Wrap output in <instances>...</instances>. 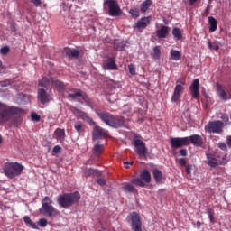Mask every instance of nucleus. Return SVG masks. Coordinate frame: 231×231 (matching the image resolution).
I'll return each instance as SVG.
<instances>
[{
    "instance_id": "1",
    "label": "nucleus",
    "mask_w": 231,
    "mask_h": 231,
    "mask_svg": "<svg viewBox=\"0 0 231 231\" xmlns=\"http://www.w3.org/2000/svg\"><path fill=\"white\" fill-rule=\"evenodd\" d=\"M97 116L106 125L118 129L125 125V118L124 116H116L109 112L96 110Z\"/></svg>"
},
{
    "instance_id": "2",
    "label": "nucleus",
    "mask_w": 231,
    "mask_h": 231,
    "mask_svg": "<svg viewBox=\"0 0 231 231\" xmlns=\"http://www.w3.org/2000/svg\"><path fill=\"white\" fill-rule=\"evenodd\" d=\"M81 195L79 191H74V193H63L62 195H59L57 202L60 207L69 208L79 203Z\"/></svg>"
},
{
    "instance_id": "3",
    "label": "nucleus",
    "mask_w": 231,
    "mask_h": 231,
    "mask_svg": "<svg viewBox=\"0 0 231 231\" xmlns=\"http://www.w3.org/2000/svg\"><path fill=\"white\" fill-rule=\"evenodd\" d=\"M22 113L23 109L14 106H6L4 103L0 102V125L8 122L12 116Z\"/></svg>"
},
{
    "instance_id": "4",
    "label": "nucleus",
    "mask_w": 231,
    "mask_h": 231,
    "mask_svg": "<svg viewBox=\"0 0 231 231\" xmlns=\"http://www.w3.org/2000/svg\"><path fill=\"white\" fill-rule=\"evenodd\" d=\"M24 170V166L19 162H6L4 167V172L9 179L20 176Z\"/></svg>"
},
{
    "instance_id": "5",
    "label": "nucleus",
    "mask_w": 231,
    "mask_h": 231,
    "mask_svg": "<svg viewBox=\"0 0 231 231\" xmlns=\"http://www.w3.org/2000/svg\"><path fill=\"white\" fill-rule=\"evenodd\" d=\"M42 213L44 216H48L49 217H55L60 214V211L54 208L53 200H51V197H44L42 200Z\"/></svg>"
},
{
    "instance_id": "6",
    "label": "nucleus",
    "mask_w": 231,
    "mask_h": 231,
    "mask_svg": "<svg viewBox=\"0 0 231 231\" xmlns=\"http://www.w3.org/2000/svg\"><path fill=\"white\" fill-rule=\"evenodd\" d=\"M151 180H152L151 173L149 172L148 170H143L141 172L140 177L134 178L131 180V183L136 187L144 188L145 183L149 184L151 182Z\"/></svg>"
},
{
    "instance_id": "7",
    "label": "nucleus",
    "mask_w": 231,
    "mask_h": 231,
    "mask_svg": "<svg viewBox=\"0 0 231 231\" xmlns=\"http://www.w3.org/2000/svg\"><path fill=\"white\" fill-rule=\"evenodd\" d=\"M224 122L221 120L209 121L205 126V130L208 134H222Z\"/></svg>"
},
{
    "instance_id": "8",
    "label": "nucleus",
    "mask_w": 231,
    "mask_h": 231,
    "mask_svg": "<svg viewBox=\"0 0 231 231\" xmlns=\"http://www.w3.org/2000/svg\"><path fill=\"white\" fill-rule=\"evenodd\" d=\"M92 125L94 126L92 132L93 140H102L109 137V131L107 129L97 125V122H95V125Z\"/></svg>"
},
{
    "instance_id": "9",
    "label": "nucleus",
    "mask_w": 231,
    "mask_h": 231,
    "mask_svg": "<svg viewBox=\"0 0 231 231\" xmlns=\"http://www.w3.org/2000/svg\"><path fill=\"white\" fill-rule=\"evenodd\" d=\"M133 144L135 147V152L140 157H146L148 149L145 143L138 136H134L133 139Z\"/></svg>"
},
{
    "instance_id": "10",
    "label": "nucleus",
    "mask_w": 231,
    "mask_h": 231,
    "mask_svg": "<svg viewBox=\"0 0 231 231\" xmlns=\"http://www.w3.org/2000/svg\"><path fill=\"white\" fill-rule=\"evenodd\" d=\"M106 5L108 6V14L111 17H120L122 15V9H120L116 0H106Z\"/></svg>"
},
{
    "instance_id": "11",
    "label": "nucleus",
    "mask_w": 231,
    "mask_h": 231,
    "mask_svg": "<svg viewBox=\"0 0 231 231\" xmlns=\"http://www.w3.org/2000/svg\"><path fill=\"white\" fill-rule=\"evenodd\" d=\"M170 143L172 149H180L184 146H189L187 136L185 137H171Z\"/></svg>"
},
{
    "instance_id": "12",
    "label": "nucleus",
    "mask_w": 231,
    "mask_h": 231,
    "mask_svg": "<svg viewBox=\"0 0 231 231\" xmlns=\"http://www.w3.org/2000/svg\"><path fill=\"white\" fill-rule=\"evenodd\" d=\"M130 217L132 219V230L142 231V218H140V215L136 211H134Z\"/></svg>"
},
{
    "instance_id": "13",
    "label": "nucleus",
    "mask_w": 231,
    "mask_h": 231,
    "mask_svg": "<svg viewBox=\"0 0 231 231\" xmlns=\"http://www.w3.org/2000/svg\"><path fill=\"white\" fill-rule=\"evenodd\" d=\"M103 68L105 70H118V66L114 57H107L106 60L103 61Z\"/></svg>"
},
{
    "instance_id": "14",
    "label": "nucleus",
    "mask_w": 231,
    "mask_h": 231,
    "mask_svg": "<svg viewBox=\"0 0 231 231\" xmlns=\"http://www.w3.org/2000/svg\"><path fill=\"white\" fill-rule=\"evenodd\" d=\"M189 91L193 99H198L199 97V79H195L189 86Z\"/></svg>"
},
{
    "instance_id": "15",
    "label": "nucleus",
    "mask_w": 231,
    "mask_h": 231,
    "mask_svg": "<svg viewBox=\"0 0 231 231\" xmlns=\"http://www.w3.org/2000/svg\"><path fill=\"white\" fill-rule=\"evenodd\" d=\"M188 139V145L190 143L195 147H200L203 144L202 137L199 134H191L189 136H186Z\"/></svg>"
},
{
    "instance_id": "16",
    "label": "nucleus",
    "mask_w": 231,
    "mask_h": 231,
    "mask_svg": "<svg viewBox=\"0 0 231 231\" xmlns=\"http://www.w3.org/2000/svg\"><path fill=\"white\" fill-rule=\"evenodd\" d=\"M38 100L42 105L50 103V94L44 88H38Z\"/></svg>"
},
{
    "instance_id": "17",
    "label": "nucleus",
    "mask_w": 231,
    "mask_h": 231,
    "mask_svg": "<svg viewBox=\"0 0 231 231\" xmlns=\"http://www.w3.org/2000/svg\"><path fill=\"white\" fill-rule=\"evenodd\" d=\"M151 23V16L142 17L136 22L134 28L138 30H144Z\"/></svg>"
},
{
    "instance_id": "18",
    "label": "nucleus",
    "mask_w": 231,
    "mask_h": 231,
    "mask_svg": "<svg viewBox=\"0 0 231 231\" xmlns=\"http://www.w3.org/2000/svg\"><path fill=\"white\" fill-rule=\"evenodd\" d=\"M184 90V87L180 84H176L173 91V95L171 96V102L177 103L180 97V95L182 94Z\"/></svg>"
},
{
    "instance_id": "19",
    "label": "nucleus",
    "mask_w": 231,
    "mask_h": 231,
    "mask_svg": "<svg viewBox=\"0 0 231 231\" xmlns=\"http://www.w3.org/2000/svg\"><path fill=\"white\" fill-rule=\"evenodd\" d=\"M75 112L77 115H79V116L85 121L86 123H88L89 125H95V122L93 121V118H91L89 116H88V113L79 109V108H75Z\"/></svg>"
},
{
    "instance_id": "20",
    "label": "nucleus",
    "mask_w": 231,
    "mask_h": 231,
    "mask_svg": "<svg viewBox=\"0 0 231 231\" xmlns=\"http://www.w3.org/2000/svg\"><path fill=\"white\" fill-rule=\"evenodd\" d=\"M217 93L219 98L223 101H227L228 99H230V93L226 92L220 84L217 85Z\"/></svg>"
},
{
    "instance_id": "21",
    "label": "nucleus",
    "mask_w": 231,
    "mask_h": 231,
    "mask_svg": "<svg viewBox=\"0 0 231 231\" xmlns=\"http://www.w3.org/2000/svg\"><path fill=\"white\" fill-rule=\"evenodd\" d=\"M207 164L211 168H216L219 165V161L211 152H206Z\"/></svg>"
},
{
    "instance_id": "22",
    "label": "nucleus",
    "mask_w": 231,
    "mask_h": 231,
    "mask_svg": "<svg viewBox=\"0 0 231 231\" xmlns=\"http://www.w3.org/2000/svg\"><path fill=\"white\" fill-rule=\"evenodd\" d=\"M52 87L55 88L58 92H64L66 90V84L57 79H51Z\"/></svg>"
},
{
    "instance_id": "23",
    "label": "nucleus",
    "mask_w": 231,
    "mask_h": 231,
    "mask_svg": "<svg viewBox=\"0 0 231 231\" xmlns=\"http://www.w3.org/2000/svg\"><path fill=\"white\" fill-rule=\"evenodd\" d=\"M170 32V27L162 25L160 29L156 30V36L158 39H165Z\"/></svg>"
},
{
    "instance_id": "24",
    "label": "nucleus",
    "mask_w": 231,
    "mask_h": 231,
    "mask_svg": "<svg viewBox=\"0 0 231 231\" xmlns=\"http://www.w3.org/2000/svg\"><path fill=\"white\" fill-rule=\"evenodd\" d=\"M65 52L66 56L69 59H78L80 56V51L76 49H67Z\"/></svg>"
},
{
    "instance_id": "25",
    "label": "nucleus",
    "mask_w": 231,
    "mask_h": 231,
    "mask_svg": "<svg viewBox=\"0 0 231 231\" xmlns=\"http://www.w3.org/2000/svg\"><path fill=\"white\" fill-rule=\"evenodd\" d=\"M209 32H215L217 29V21L213 16H208Z\"/></svg>"
},
{
    "instance_id": "26",
    "label": "nucleus",
    "mask_w": 231,
    "mask_h": 231,
    "mask_svg": "<svg viewBox=\"0 0 231 231\" xmlns=\"http://www.w3.org/2000/svg\"><path fill=\"white\" fill-rule=\"evenodd\" d=\"M122 190L127 193H137V189L131 183H125L122 186Z\"/></svg>"
},
{
    "instance_id": "27",
    "label": "nucleus",
    "mask_w": 231,
    "mask_h": 231,
    "mask_svg": "<svg viewBox=\"0 0 231 231\" xmlns=\"http://www.w3.org/2000/svg\"><path fill=\"white\" fill-rule=\"evenodd\" d=\"M152 176H153L154 180H155L156 183H161L162 182V173L159 169L155 168V169L152 170Z\"/></svg>"
},
{
    "instance_id": "28",
    "label": "nucleus",
    "mask_w": 231,
    "mask_h": 231,
    "mask_svg": "<svg viewBox=\"0 0 231 231\" xmlns=\"http://www.w3.org/2000/svg\"><path fill=\"white\" fill-rule=\"evenodd\" d=\"M151 56L153 60H159L161 58V50L160 46L156 45L152 49V52H151Z\"/></svg>"
},
{
    "instance_id": "29",
    "label": "nucleus",
    "mask_w": 231,
    "mask_h": 231,
    "mask_svg": "<svg viewBox=\"0 0 231 231\" xmlns=\"http://www.w3.org/2000/svg\"><path fill=\"white\" fill-rule=\"evenodd\" d=\"M170 55L171 59L174 61H179L181 57L180 51L173 49L171 50Z\"/></svg>"
},
{
    "instance_id": "30",
    "label": "nucleus",
    "mask_w": 231,
    "mask_h": 231,
    "mask_svg": "<svg viewBox=\"0 0 231 231\" xmlns=\"http://www.w3.org/2000/svg\"><path fill=\"white\" fill-rule=\"evenodd\" d=\"M114 48L116 51H123L125 49V43L120 40H116L114 42Z\"/></svg>"
},
{
    "instance_id": "31",
    "label": "nucleus",
    "mask_w": 231,
    "mask_h": 231,
    "mask_svg": "<svg viewBox=\"0 0 231 231\" xmlns=\"http://www.w3.org/2000/svg\"><path fill=\"white\" fill-rule=\"evenodd\" d=\"M152 0H145L141 5V13L145 14L146 11L151 7Z\"/></svg>"
},
{
    "instance_id": "32",
    "label": "nucleus",
    "mask_w": 231,
    "mask_h": 231,
    "mask_svg": "<svg viewBox=\"0 0 231 231\" xmlns=\"http://www.w3.org/2000/svg\"><path fill=\"white\" fill-rule=\"evenodd\" d=\"M172 35L176 41H181L183 37L180 29L178 27L173 28Z\"/></svg>"
},
{
    "instance_id": "33",
    "label": "nucleus",
    "mask_w": 231,
    "mask_h": 231,
    "mask_svg": "<svg viewBox=\"0 0 231 231\" xmlns=\"http://www.w3.org/2000/svg\"><path fill=\"white\" fill-rule=\"evenodd\" d=\"M23 221L26 225H29L32 229H38V225L32 222L30 217H23Z\"/></svg>"
},
{
    "instance_id": "34",
    "label": "nucleus",
    "mask_w": 231,
    "mask_h": 231,
    "mask_svg": "<svg viewBox=\"0 0 231 231\" xmlns=\"http://www.w3.org/2000/svg\"><path fill=\"white\" fill-rule=\"evenodd\" d=\"M104 152V144L96 143L94 145V154L100 155Z\"/></svg>"
},
{
    "instance_id": "35",
    "label": "nucleus",
    "mask_w": 231,
    "mask_h": 231,
    "mask_svg": "<svg viewBox=\"0 0 231 231\" xmlns=\"http://www.w3.org/2000/svg\"><path fill=\"white\" fill-rule=\"evenodd\" d=\"M39 87L47 88L50 86V79L47 77H43L39 80Z\"/></svg>"
},
{
    "instance_id": "36",
    "label": "nucleus",
    "mask_w": 231,
    "mask_h": 231,
    "mask_svg": "<svg viewBox=\"0 0 231 231\" xmlns=\"http://www.w3.org/2000/svg\"><path fill=\"white\" fill-rule=\"evenodd\" d=\"M80 97H82V100L84 101V103L89 106V107H93V101H91V98H89V97H88V94H82Z\"/></svg>"
},
{
    "instance_id": "37",
    "label": "nucleus",
    "mask_w": 231,
    "mask_h": 231,
    "mask_svg": "<svg viewBox=\"0 0 231 231\" xmlns=\"http://www.w3.org/2000/svg\"><path fill=\"white\" fill-rule=\"evenodd\" d=\"M72 91L74 92L73 94L72 93H69V97L73 99V100H76L77 97H80L82 96V91L80 89H72Z\"/></svg>"
},
{
    "instance_id": "38",
    "label": "nucleus",
    "mask_w": 231,
    "mask_h": 231,
    "mask_svg": "<svg viewBox=\"0 0 231 231\" xmlns=\"http://www.w3.org/2000/svg\"><path fill=\"white\" fill-rule=\"evenodd\" d=\"M55 135H56L57 139H62V138H65L66 132L64 129L57 128L55 130Z\"/></svg>"
},
{
    "instance_id": "39",
    "label": "nucleus",
    "mask_w": 231,
    "mask_h": 231,
    "mask_svg": "<svg viewBox=\"0 0 231 231\" xmlns=\"http://www.w3.org/2000/svg\"><path fill=\"white\" fill-rule=\"evenodd\" d=\"M129 13L134 18L140 17V10L138 8H132L130 9Z\"/></svg>"
},
{
    "instance_id": "40",
    "label": "nucleus",
    "mask_w": 231,
    "mask_h": 231,
    "mask_svg": "<svg viewBox=\"0 0 231 231\" xmlns=\"http://www.w3.org/2000/svg\"><path fill=\"white\" fill-rule=\"evenodd\" d=\"M74 128L78 133H81L84 131V125L81 122H78L75 124Z\"/></svg>"
},
{
    "instance_id": "41",
    "label": "nucleus",
    "mask_w": 231,
    "mask_h": 231,
    "mask_svg": "<svg viewBox=\"0 0 231 231\" xmlns=\"http://www.w3.org/2000/svg\"><path fill=\"white\" fill-rule=\"evenodd\" d=\"M96 171H97V170H95V169H91V168L87 169L85 171V177H90L91 175H94Z\"/></svg>"
},
{
    "instance_id": "42",
    "label": "nucleus",
    "mask_w": 231,
    "mask_h": 231,
    "mask_svg": "<svg viewBox=\"0 0 231 231\" xmlns=\"http://www.w3.org/2000/svg\"><path fill=\"white\" fill-rule=\"evenodd\" d=\"M207 212L209 216V219L211 223H214V211L211 209V208H208Z\"/></svg>"
},
{
    "instance_id": "43",
    "label": "nucleus",
    "mask_w": 231,
    "mask_h": 231,
    "mask_svg": "<svg viewBox=\"0 0 231 231\" xmlns=\"http://www.w3.org/2000/svg\"><path fill=\"white\" fill-rule=\"evenodd\" d=\"M32 120L34 122H40L41 121V116L37 113H32L31 115Z\"/></svg>"
},
{
    "instance_id": "44",
    "label": "nucleus",
    "mask_w": 231,
    "mask_h": 231,
    "mask_svg": "<svg viewBox=\"0 0 231 231\" xmlns=\"http://www.w3.org/2000/svg\"><path fill=\"white\" fill-rule=\"evenodd\" d=\"M31 4H32L35 7H41L42 5V0H29Z\"/></svg>"
},
{
    "instance_id": "45",
    "label": "nucleus",
    "mask_w": 231,
    "mask_h": 231,
    "mask_svg": "<svg viewBox=\"0 0 231 231\" xmlns=\"http://www.w3.org/2000/svg\"><path fill=\"white\" fill-rule=\"evenodd\" d=\"M128 70H129V73L133 76L136 74V68L133 64H130L128 66Z\"/></svg>"
},
{
    "instance_id": "46",
    "label": "nucleus",
    "mask_w": 231,
    "mask_h": 231,
    "mask_svg": "<svg viewBox=\"0 0 231 231\" xmlns=\"http://www.w3.org/2000/svg\"><path fill=\"white\" fill-rule=\"evenodd\" d=\"M227 153L226 152L225 155L222 157V160L219 161V165H226L227 163Z\"/></svg>"
},
{
    "instance_id": "47",
    "label": "nucleus",
    "mask_w": 231,
    "mask_h": 231,
    "mask_svg": "<svg viewBox=\"0 0 231 231\" xmlns=\"http://www.w3.org/2000/svg\"><path fill=\"white\" fill-rule=\"evenodd\" d=\"M0 52L3 55H6L10 52V48L8 46L2 47Z\"/></svg>"
},
{
    "instance_id": "48",
    "label": "nucleus",
    "mask_w": 231,
    "mask_h": 231,
    "mask_svg": "<svg viewBox=\"0 0 231 231\" xmlns=\"http://www.w3.org/2000/svg\"><path fill=\"white\" fill-rule=\"evenodd\" d=\"M48 225V220L46 218H40L39 220V226L42 227H45Z\"/></svg>"
},
{
    "instance_id": "49",
    "label": "nucleus",
    "mask_w": 231,
    "mask_h": 231,
    "mask_svg": "<svg viewBox=\"0 0 231 231\" xmlns=\"http://www.w3.org/2000/svg\"><path fill=\"white\" fill-rule=\"evenodd\" d=\"M62 150V147L60 145H55L53 147L52 152L55 154L60 153Z\"/></svg>"
},
{
    "instance_id": "50",
    "label": "nucleus",
    "mask_w": 231,
    "mask_h": 231,
    "mask_svg": "<svg viewBox=\"0 0 231 231\" xmlns=\"http://www.w3.org/2000/svg\"><path fill=\"white\" fill-rule=\"evenodd\" d=\"M218 147L225 152V153L227 152V146L225 143H218Z\"/></svg>"
},
{
    "instance_id": "51",
    "label": "nucleus",
    "mask_w": 231,
    "mask_h": 231,
    "mask_svg": "<svg viewBox=\"0 0 231 231\" xmlns=\"http://www.w3.org/2000/svg\"><path fill=\"white\" fill-rule=\"evenodd\" d=\"M9 29L12 32H16V24L14 22H11Z\"/></svg>"
},
{
    "instance_id": "52",
    "label": "nucleus",
    "mask_w": 231,
    "mask_h": 231,
    "mask_svg": "<svg viewBox=\"0 0 231 231\" xmlns=\"http://www.w3.org/2000/svg\"><path fill=\"white\" fill-rule=\"evenodd\" d=\"M176 85H180L181 87L185 86V80L183 78H179L178 80L176 81Z\"/></svg>"
},
{
    "instance_id": "53",
    "label": "nucleus",
    "mask_w": 231,
    "mask_h": 231,
    "mask_svg": "<svg viewBox=\"0 0 231 231\" xmlns=\"http://www.w3.org/2000/svg\"><path fill=\"white\" fill-rule=\"evenodd\" d=\"M177 161L181 167H186V160L184 158H179Z\"/></svg>"
},
{
    "instance_id": "54",
    "label": "nucleus",
    "mask_w": 231,
    "mask_h": 231,
    "mask_svg": "<svg viewBox=\"0 0 231 231\" xmlns=\"http://www.w3.org/2000/svg\"><path fill=\"white\" fill-rule=\"evenodd\" d=\"M97 183L99 186H106V180H104L103 178H99V179L97 180Z\"/></svg>"
},
{
    "instance_id": "55",
    "label": "nucleus",
    "mask_w": 231,
    "mask_h": 231,
    "mask_svg": "<svg viewBox=\"0 0 231 231\" xmlns=\"http://www.w3.org/2000/svg\"><path fill=\"white\" fill-rule=\"evenodd\" d=\"M21 123H22V117H21V116H18V117L16 118V120L14 121V126H18V125H21Z\"/></svg>"
},
{
    "instance_id": "56",
    "label": "nucleus",
    "mask_w": 231,
    "mask_h": 231,
    "mask_svg": "<svg viewBox=\"0 0 231 231\" xmlns=\"http://www.w3.org/2000/svg\"><path fill=\"white\" fill-rule=\"evenodd\" d=\"M134 163V161H131V162H124L125 168L129 169V166H133Z\"/></svg>"
},
{
    "instance_id": "57",
    "label": "nucleus",
    "mask_w": 231,
    "mask_h": 231,
    "mask_svg": "<svg viewBox=\"0 0 231 231\" xmlns=\"http://www.w3.org/2000/svg\"><path fill=\"white\" fill-rule=\"evenodd\" d=\"M222 120H223L224 123L227 124L229 122L228 115H223L222 116Z\"/></svg>"
},
{
    "instance_id": "58",
    "label": "nucleus",
    "mask_w": 231,
    "mask_h": 231,
    "mask_svg": "<svg viewBox=\"0 0 231 231\" xmlns=\"http://www.w3.org/2000/svg\"><path fill=\"white\" fill-rule=\"evenodd\" d=\"M0 86H1V88H6V87L11 86V84H10V82L3 81L0 83Z\"/></svg>"
},
{
    "instance_id": "59",
    "label": "nucleus",
    "mask_w": 231,
    "mask_h": 231,
    "mask_svg": "<svg viewBox=\"0 0 231 231\" xmlns=\"http://www.w3.org/2000/svg\"><path fill=\"white\" fill-rule=\"evenodd\" d=\"M180 156L186 157L187 156V150L186 149H180Z\"/></svg>"
},
{
    "instance_id": "60",
    "label": "nucleus",
    "mask_w": 231,
    "mask_h": 231,
    "mask_svg": "<svg viewBox=\"0 0 231 231\" xmlns=\"http://www.w3.org/2000/svg\"><path fill=\"white\" fill-rule=\"evenodd\" d=\"M185 167H186V173L188 175H190V173H191V165H187Z\"/></svg>"
},
{
    "instance_id": "61",
    "label": "nucleus",
    "mask_w": 231,
    "mask_h": 231,
    "mask_svg": "<svg viewBox=\"0 0 231 231\" xmlns=\"http://www.w3.org/2000/svg\"><path fill=\"white\" fill-rule=\"evenodd\" d=\"M189 5L193 6L199 0H189Z\"/></svg>"
},
{
    "instance_id": "62",
    "label": "nucleus",
    "mask_w": 231,
    "mask_h": 231,
    "mask_svg": "<svg viewBox=\"0 0 231 231\" xmlns=\"http://www.w3.org/2000/svg\"><path fill=\"white\" fill-rule=\"evenodd\" d=\"M227 144L229 147H231V135L227 136Z\"/></svg>"
},
{
    "instance_id": "63",
    "label": "nucleus",
    "mask_w": 231,
    "mask_h": 231,
    "mask_svg": "<svg viewBox=\"0 0 231 231\" xmlns=\"http://www.w3.org/2000/svg\"><path fill=\"white\" fill-rule=\"evenodd\" d=\"M208 6L207 7V9L205 10V13H204V16H207L208 15Z\"/></svg>"
},
{
    "instance_id": "64",
    "label": "nucleus",
    "mask_w": 231,
    "mask_h": 231,
    "mask_svg": "<svg viewBox=\"0 0 231 231\" xmlns=\"http://www.w3.org/2000/svg\"><path fill=\"white\" fill-rule=\"evenodd\" d=\"M208 49L209 50H212L213 49V47H212V44H211V42L209 41V42H208Z\"/></svg>"
}]
</instances>
